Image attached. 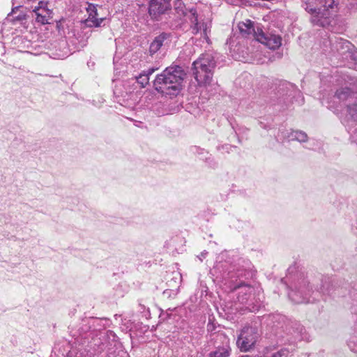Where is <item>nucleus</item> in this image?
Wrapping results in <instances>:
<instances>
[{"label":"nucleus","mask_w":357,"mask_h":357,"mask_svg":"<svg viewBox=\"0 0 357 357\" xmlns=\"http://www.w3.org/2000/svg\"><path fill=\"white\" fill-rule=\"evenodd\" d=\"M185 73L178 66L166 68L154 80V87L158 92L170 96L177 95L181 89Z\"/></svg>","instance_id":"obj_1"},{"label":"nucleus","mask_w":357,"mask_h":357,"mask_svg":"<svg viewBox=\"0 0 357 357\" xmlns=\"http://www.w3.org/2000/svg\"><path fill=\"white\" fill-rule=\"evenodd\" d=\"M305 9L312 14L313 24L325 26L330 23L329 18L334 9V0H306Z\"/></svg>","instance_id":"obj_2"},{"label":"nucleus","mask_w":357,"mask_h":357,"mask_svg":"<svg viewBox=\"0 0 357 357\" xmlns=\"http://www.w3.org/2000/svg\"><path fill=\"white\" fill-rule=\"evenodd\" d=\"M335 96L340 100L347 102L342 118V123L351 127L357 123V93L351 92L349 89L344 88L336 91Z\"/></svg>","instance_id":"obj_3"},{"label":"nucleus","mask_w":357,"mask_h":357,"mask_svg":"<svg viewBox=\"0 0 357 357\" xmlns=\"http://www.w3.org/2000/svg\"><path fill=\"white\" fill-rule=\"evenodd\" d=\"M309 282L305 278L297 282L294 289L288 293L292 302L299 304L310 302V295L312 289L308 287Z\"/></svg>","instance_id":"obj_4"},{"label":"nucleus","mask_w":357,"mask_h":357,"mask_svg":"<svg viewBox=\"0 0 357 357\" xmlns=\"http://www.w3.org/2000/svg\"><path fill=\"white\" fill-rule=\"evenodd\" d=\"M258 337L256 328L245 326L239 335L236 344L241 351H248L255 345Z\"/></svg>","instance_id":"obj_5"},{"label":"nucleus","mask_w":357,"mask_h":357,"mask_svg":"<svg viewBox=\"0 0 357 357\" xmlns=\"http://www.w3.org/2000/svg\"><path fill=\"white\" fill-rule=\"evenodd\" d=\"M192 66L193 75L198 84H209L213 77V70L197 61L193 62Z\"/></svg>","instance_id":"obj_6"},{"label":"nucleus","mask_w":357,"mask_h":357,"mask_svg":"<svg viewBox=\"0 0 357 357\" xmlns=\"http://www.w3.org/2000/svg\"><path fill=\"white\" fill-rule=\"evenodd\" d=\"M190 13L192 15L191 19L192 24L191 29L192 33L195 34L200 33L201 36H202L207 43H209V33L211 32V23L210 22L199 23L195 9L192 8Z\"/></svg>","instance_id":"obj_7"},{"label":"nucleus","mask_w":357,"mask_h":357,"mask_svg":"<svg viewBox=\"0 0 357 357\" xmlns=\"http://www.w3.org/2000/svg\"><path fill=\"white\" fill-rule=\"evenodd\" d=\"M172 0H150L149 13L151 18L157 19L171 8Z\"/></svg>","instance_id":"obj_8"},{"label":"nucleus","mask_w":357,"mask_h":357,"mask_svg":"<svg viewBox=\"0 0 357 357\" xmlns=\"http://www.w3.org/2000/svg\"><path fill=\"white\" fill-rule=\"evenodd\" d=\"M238 29L241 33L245 37H253L257 40V36L262 31V29L259 24H255L250 20H247L245 22H239Z\"/></svg>","instance_id":"obj_9"},{"label":"nucleus","mask_w":357,"mask_h":357,"mask_svg":"<svg viewBox=\"0 0 357 357\" xmlns=\"http://www.w3.org/2000/svg\"><path fill=\"white\" fill-rule=\"evenodd\" d=\"M277 138L278 140H296L299 142H305L307 140V135L303 131L283 129L280 130Z\"/></svg>","instance_id":"obj_10"},{"label":"nucleus","mask_w":357,"mask_h":357,"mask_svg":"<svg viewBox=\"0 0 357 357\" xmlns=\"http://www.w3.org/2000/svg\"><path fill=\"white\" fill-rule=\"evenodd\" d=\"M33 12L37 22L41 24L49 23V20L52 17V10L47 6V3L40 1L38 5L34 8Z\"/></svg>","instance_id":"obj_11"},{"label":"nucleus","mask_w":357,"mask_h":357,"mask_svg":"<svg viewBox=\"0 0 357 357\" xmlns=\"http://www.w3.org/2000/svg\"><path fill=\"white\" fill-rule=\"evenodd\" d=\"M257 41L271 50L278 49L282 45V38L279 35L273 33L266 34L263 31L258 35Z\"/></svg>","instance_id":"obj_12"},{"label":"nucleus","mask_w":357,"mask_h":357,"mask_svg":"<svg viewBox=\"0 0 357 357\" xmlns=\"http://www.w3.org/2000/svg\"><path fill=\"white\" fill-rule=\"evenodd\" d=\"M354 46L348 40L342 38H337L332 43V50L337 52L338 55L342 58H345L347 53L354 50Z\"/></svg>","instance_id":"obj_13"},{"label":"nucleus","mask_w":357,"mask_h":357,"mask_svg":"<svg viewBox=\"0 0 357 357\" xmlns=\"http://www.w3.org/2000/svg\"><path fill=\"white\" fill-rule=\"evenodd\" d=\"M87 13L89 16L85 20L87 26L98 27L100 26L101 23L105 20L104 17H98L97 8L94 5L90 4L87 8Z\"/></svg>","instance_id":"obj_14"},{"label":"nucleus","mask_w":357,"mask_h":357,"mask_svg":"<svg viewBox=\"0 0 357 357\" xmlns=\"http://www.w3.org/2000/svg\"><path fill=\"white\" fill-rule=\"evenodd\" d=\"M166 34L162 33L155 38L153 42L150 45L149 52L151 54L156 53L163 45L165 40H166Z\"/></svg>","instance_id":"obj_15"},{"label":"nucleus","mask_w":357,"mask_h":357,"mask_svg":"<svg viewBox=\"0 0 357 357\" xmlns=\"http://www.w3.org/2000/svg\"><path fill=\"white\" fill-rule=\"evenodd\" d=\"M347 61V66L349 68L357 70V50L354 47V50L347 53V56L342 59Z\"/></svg>","instance_id":"obj_16"},{"label":"nucleus","mask_w":357,"mask_h":357,"mask_svg":"<svg viewBox=\"0 0 357 357\" xmlns=\"http://www.w3.org/2000/svg\"><path fill=\"white\" fill-rule=\"evenodd\" d=\"M196 61L204 63L208 68L214 69L215 67V61L214 56L211 53H206L202 54Z\"/></svg>","instance_id":"obj_17"},{"label":"nucleus","mask_w":357,"mask_h":357,"mask_svg":"<svg viewBox=\"0 0 357 357\" xmlns=\"http://www.w3.org/2000/svg\"><path fill=\"white\" fill-rule=\"evenodd\" d=\"M155 70V68H150L147 72H144L136 77L137 82L141 87H145L149 84V76L152 75Z\"/></svg>","instance_id":"obj_18"},{"label":"nucleus","mask_w":357,"mask_h":357,"mask_svg":"<svg viewBox=\"0 0 357 357\" xmlns=\"http://www.w3.org/2000/svg\"><path fill=\"white\" fill-rule=\"evenodd\" d=\"M230 354L229 347H222L218 348L215 351L210 354L209 357H228Z\"/></svg>","instance_id":"obj_19"},{"label":"nucleus","mask_w":357,"mask_h":357,"mask_svg":"<svg viewBox=\"0 0 357 357\" xmlns=\"http://www.w3.org/2000/svg\"><path fill=\"white\" fill-rule=\"evenodd\" d=\"M282 86L287 90V95L289 96H293L296 92L295 86L291 83H285Z\"/></svg>","instance_id":"obj_20"},{"label":"nucleus","mask_w":357,"mask_h":357,"mask_svg":"<svg viewBox=\"0 0 357 357\" xmlns=\"http://www.w3.org/2000/svg\"><path fill=\"white\" fill-rule=\"evenodd\" d=\"M357 338L356 337H352L349 341L348 342V346L350 348L351 351L354 353H357Z\"/></svg>","instance_id":"obj_21"},{"label":"nucleus","mask_w":357,"mask_h":357,"mask_svg":"<svg viewBox=\"0 0 357 357\" xmlns=\"http://www.w3.org/2000/svg\"><path fill=\"white\" fill-rule=\"evenodd\" d=\"M238 289H241L239 294H250L252 291V287L248 285L238 286Z\"/></svg>","instance_id":"obj_22"},{"label":"nucleus","mask_w":357,"mask_h":357,"mask_svg":"<svg viewBox=\"0 0 357 357\" xmlns=\"http://www.w3.org/2000/svg\"><path fill=\"white\" fill-rule=\"evenodd\" d=\"M24 15H20V14L17 15V16H15V17H13V20H17V21H21V20H24Z\"/></svg>","instance_id":"obj_23"},{"label":"nucleus","mask_w":357,"mask_h":357,"mask_svg":"<svg viewBox=\"0 0 357 357\" xmlns=\"http://www.w3.org/2000/svg\"><path fill=\"white\" fill-rule=\"evenodd\" d=\"M317 291V292H319V293L325 294V293H326V291H327V289H325L324 285H323V286H321V287H320V289H318Z\"/></svg>","instance_id":"obj_24"},{"label":"nucleus","mask_w":357,"mask_h":357,"mask_svg":"<svg viewBox=\"0 0 357 357\" xmlns=\"http://www.w3.org/2000/svg\"><path fill=\"white\" fill-rule=\"evenodd\" d=\"M207 255L206 252H203L201 253V255L199 256V259L202 261V258H205Z\"/></svg>","instance_id":"obj_25"},{"label":"nucleus","mask_w":357,"mask_h":357,"mask_svg":"<svg viewBox=\"0 0 357 357\" xmlns=\"http://www.w3.org/2000/svg\"><path fill=\"white\" fill-rule=\"evenodd\" d=\"M106 335H111V336H112L114 338L115 337L114 334L112 331H107Z\"/></svg>","instance_id":"obj_26"},{"label":"nucleus","mask_w":357,"mask_h":357,"mask_svg":"<svg viewBox=\"0 0 357 357\" xmlns=\"http://www.w3.org/2000/svg\"><path fill=\"white\" fill-rule=\"evenodd\" d=\"M353 137L354 139H355V140L357 142V130H356V132H354V135H353Z\"/></svg>","instance_id":"obj_27"},{"label":"nucleus","mask_w":357,"mask_h":357,"mask_svg":"<svg viewBox=\"0 0 357 357\" xmlns=\"http://www.w3.org/2000/svg\"><path fill=\"white\" fill-rule=\"evenodd\" d=\"M15 13V9H13L12 12L10 13V15L12 16Z\"/></svg>","instance_id":"obj_28"},{"label":"nucleus","mask_w":357,"mask_h":357,"mask_svg":"<svg viewBox=\"0 0 357 357\" xmlns=\"http://www.w3.org/2000/svg\"><path fill=\"white\" fill-rule=\"evenodd\" d=\"M238 299H239V301H241L242 303H243V302H244V300H245L243 298L242 299H241L240 296L238 297Z\"/></svg>","instance_id":"obj_29"}]
</instances>
